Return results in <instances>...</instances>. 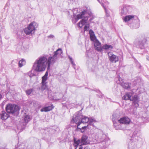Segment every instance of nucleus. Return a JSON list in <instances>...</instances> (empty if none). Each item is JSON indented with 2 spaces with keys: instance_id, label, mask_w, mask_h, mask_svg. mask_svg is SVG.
Returning <instances> with one entry per match:
<instances>
[{
  "instance_id": "2f4dec72",
  "label": "nucleus",
  "mask_w": 149,
  "mask_h": 149,
  "mask_svg": "<svg viewBox=\"0 0 149 149\" xmlns=\"http://www.w3.org/2000/svg\"><path fill=\"white\" fill-rule=\"evenodd\" d=\"M101 43L99 41L96 42L95 44V46L97 47L100 45Z\"/></svg>"
},
{
  "instance_id": "a19ab883",
  "label": "nucleus",
  "mask_w": 149,
  "mask_h": 149,
  "mask_svg": "<svg viewBox=\"0 0 149 149\" xmlns=\"http://www.w3.org/2000/svg\"><path fill=\"white\" fill-rule=\"evenodd\" d=\"M146 59L147 60L149 61V56H146Z\"/></svg>"
},
{
  "instance_id": "c9c22d12",
  "label": "nucleus",
  "mask_w": 149,
  "mask_h": 149,
  "mask_svg": "<svg viewBox=\"0 0 149 149\" xmlns=\"http://www.w3.org/2000/svg\"><path fill=\"white\" fill-rule=\"evenodd\" d=\"M88 27L87 26H85L84 28V31L88 30Z\"/></svg>"
},
{
  "instance_id": "de8ad7c7",
  "label": "nucleus",
  "mask_w": 149,
  "mask_h": 149,
  "mask_svg": "<svg viewBox=\"0 0 149 149\" xmlns=\"http://www.w3.org/2000/svg\"><path fill=\"white\" fill-rule=\"evenodd\" d=\"M90 31H92L93 32V31H92V30H90Z\"/></svg>"
},
{
  "instance_id": "58836bf2",
  "label": "nucleus",
  "mask_w": 149,
  "mask_h": 149,
  "mask_svg": "<svg viewBox=\"0 0 149 149\" xmlns=\"http://www.w3.org/2000/svg\"><path fill=\"white\" fill-rule=\"evenodd\" d=\"M1 26V23H0V32H1V29H2Z\"/></svg>"
},
{
  "instance_id": "c03bdc74",
  "label": "nucleus",
  "mask_w": 149,
  "mask_h": 149,
  "mask_svg": "<svg viewBox=\"0 0 149 149\" xmlns=\"http://www.w3.org/2000/svg\"><path fill=\"white\" fill-rule=\"evenodd\" d=\"M137 133V132H136V131H134V135L135 134H136Z\"/></svg>"
},
{
  "instance_id": "e433bc0d",
  "label": "nucleus",
  "mask_w": 149,
  "mask_h": 149,
  "mask_svg": "<svg viewBox=\"0 0 149 149\" xmlns=\"http://www.w3.org/2000/svg\"><path fill=\"white\" fill-rule=\"evenodd\" d=\"M48 37L49 38H54V36L53 35H50L48 36Z\"/></svg>"
},
{
  "instance_id": "1a4fd4ad",
  "label": "nucleus",
  "mask_w": 149,
  "mask_h": 149,
  "mask_svg": "<svg viewBox=\"0 0 149 149\" xmlns=\"http://www.w3.org/2000/svg\"><path fill=\"white\" fill-rule=\"evenodd\" d=\"M88 137L85 135H83L81 139V144L82 145H86L89 143Z\"/></svg>"
},
{
  "instance_id": "9d476101",
  "label": "nucleus",
  "mask_w": 149,
  "mask_h": 149,
  "mask_svg": "<svg viewBox=\"0 0 149 149\" xmlns=\"http://www.w3.org/2000/svg\"><path fill=\"white\" fill-rule=\"evenodd\" d=\"M9 115L5 111H3L0 113V118L2 120H6L9 117Z\"/></svg>"
},
{
  "instance_id": "f8f14e48",
  "label": "nucleus",
  "mask_w": 149,
  "mask_h": 149,
  "mask_svg": "<svg viewBox=\"0 0 149 149\" xmlns=\"http://www.w3.org/2000/svg\"><path fill=\"white\" fill-rule=\"evenodd\" d=\"M88 19V17H84L82 20L78 23V26L80 28H81L84 25Z\"/></svg>"
},
{
  "instance_id": "423d86ee",
  "label": "nucleus",
  "mask_w": 149,
  "mask_h": 149,
  "mask_svg": "<svg viewBox=\"0 0 149 149\" xmlns=\"http://www.w3.org/2000/svg\"><path fill=\"white\" fill-rule=\"evenodd\" d=\"M146 39L144 38L136 39L134 42V45L138 48L144 49L145 48V45L146 44Z\"/></svg>"
},
{
  "instance_id": "39448f33",
  "label": "nucleus",
  "mask_w": 149,
  "mask_h": 149,
  "mask_svg": "<svg viewBox=\"0 0 149 149\" xmlns=\"http://www.w3.org/2000/svg\"><path fill=\"white\" fill-rule=\"evenodd\" d=\"M38 25L35 22H31L28 26V27L24 29V32L26 35H31L34 33L35 30L37 26H36Z\"/></svg>"
},
{
  "instance_id": "f257e3e1",
  "label": "nucleus",
  "mask_w": 149,
  "mask_h": 149,
  "mask_svg": "<svg viewBox=\"0 0 149 149\" xmlns=\"http://www.w3.org/2000/svg\"><path fill=\"white\" fill-rule=\"evenodd\" d=\"M62 53V50L60 48L54 52L52 56L49 57L48 59L44 56L39 57L34 63L33 69L37 72L43 71L45 70L47 64V69L49 70L51 64L58 60Z\"/></svg>"
},
{
  "instance_id": "f3484780",
  "label": "nucleus",
  "mask_w": 149,
  "mask_h": 149,
  "mask_svg": "<svg viewBox=\"0 0 149 149\" xmlns=\"http://www.w3.org/2000/svg\"><path fill=\"white\" fill-rule=\"evenodd\" d=\"M131 84L130 83H124L121 84V85L124 88L128 90L130 89Z\"/></svg>"
},
{
  "instance_id": "4be33fe9",
  "label": "nucleus",
  "mask_w": 149,
  "mask_h": 149,
  "mask_svg": "<svg viewBox=\"0 0 149 149\" xmlns=\"http://www.w3.org/2000/svg\"><path fill=\"white\" fill-rule=\"evenodd\" d=\"M113 47L111 45H109L105 44L102 46V48L105 49H113Z\"/></svg>"
},
{
  "instance_id": "79ce46f5",
  "label": "nucleus",
  "mask_w": 149,
  "mask_h": 149,
  "mask_svg": "<svg viewBox=\"0 0 149 149\" xmlns=\"http://www.w3.org/2000/svg\"><path fill=\"white\" fill-rule=\"evenodd\" d=\"M79 149H82L83 148L81 146H80L79 147Z\"/></svg>"
},
{
  "instance_id": "3c124183",
  "label": "nucleus",
  "mask_w": 149,
  "mask_h": 149,
  "mask_svg": "<svg viewBox=\"0 0 149 149\" xmlns=\"http://www.w3.org/2000/svg\"><path fill=\"white\" fill-rule=\"evenodd\" d=\"M134 136H133V137H134V136H135V135H134Z\"/></svg>"
},
{
  "instance_id": "37998d69",
  "label": "nucleus",
  "mask_w": 149,
  "mask_h": 149,
  "mask_svg": "<svg viewBox=\"0 0 149 149\" xmlns=\"http://www.w3.org/2000/svg\"><path fill=\"white\" fill-rule=\"evenodd\" d=\"M2 98V95L1 94H0V100H1Z\"/></svg>"
},
{
  "instance_id": "f03ea898",
  "label": "nucleus",
  "mask_w": 149,
  "mask_h": 149,
  "mask_svg": "<svg viewBox=\"0 0 149 149\" xmlns=\"http://www.w3.org/2000/svg\"><path fill=\"white\" fill-rule=\"evenodd\" d=\"M95 140L97 143H101L103 146L107 147L108 146L107 141L108 138L102 131L100 130L97 133L95 136Z\"/></svg>"
},
{
  "instance_id": "aec40b11",
  "label": "nucleus",
  "mask_w": 149,
  "mask_h": 149,
  "mask_svg": "<svg viewBox=\"0 0 149 149\" xmlns=\"http://www.w3.org/2000/svg\"><path fill=\"white\" fill-rule=\"evenodd\" d=\"M134 17V16L132 15H129L126 16L123 18L124 21L126 22L130 21Z\"/></svg>"
},
{
  "instance_id": "8fccbe9b",
  "label": "nucleus",
  "mask_w": 149,
  "mask_h": 149,
  "mask_svg": "<svg viewBox=\"0 0 149 149\" xmlns=\"http://www.w3.org/2000/svg\"><path fill=\"white\" fill-rule=\"evenodd\" d=\"M98 0V1H99V2H100V1H99V0Z\"/></svg>"
},
{
  "instance_id": "7ed1b4c3",
  "label": "nucleus",
  "mask_w": 149,
  "mask_h": 149,
  "mask_svg": "<svg viewBox=\"0 0 149 149\" xmlns=\"http://www.w3.org/2000/svg\"><path fill=\"white\" fill-rule=\"evenodd\" d=\"M116 115H113L112 120L113 123V125L115 127L116 129H119L120 127H117V125L118 123H123L125 124H129L130 122V120L127 117H124L119 119L118 118H116Z\"/></svg>"
},
{
  "instance_id": "09e8293b",
  "label": "nucleus",
  "mask_w": 149,
  "mask_h": 149,
  "mask_svg": "<svg viewBox=\"0 0 149 149\" xmlns=\"http://www.w3.org/2000/svg\"><path fill=\"white\" fill-rule=\"evenodd\" d=\"M84 149H87V148H85Z\"/></svg>"
},
{
  "instance_id": "c85d7f7f",
  "label": "nucleus",
  "mask_w": 149,
  "mask_h": 149,
  "mask_svg": "<svg viewBox=\"0 0 149 149\" xmlns=\"http://www.w3.org/2000/svg\"><path fill=\"white\" fill-rule=\"evenodd\" d=\"M89 119V123L90 125H92L93 122L95 121V120L93 118L91 117Z\"/></svg>"
},
{
  "instance_id": "a18cd8bd",
  "label": "nucleus",
  "mask_w": 149,
  "mask_h": 149,
  "mask_svg": "<svg viewBox=\"0 0 149 149\" xmlns=\"http://www.w3.org/2000/svg\"><path fill=\"white\" fill-rule=\"evenodd\" d=\"M101 5L102 6H103V7H104V8L105 9V8L104 7V4L103 3H102V4H101Z\"/></svg>"
},
{
  "instance_id": "a211bd4d",
  "label": "nucleus",
  "mask_w": 149,
  "mask_h": 149,
  "mask_svg": "<svg viewBox=\"0 0 149 149\" xmlns=\"http://www.w3.org/2000/svg\"><path fill=\"white\" fill-rule=\"evenodd\" d=\"M136 146V143L135 142L131 140L129 143L128 147L129 149H133L135 148Z\"/></svg>"
},
{
  "instance_id": "72a5a7b5",
  "label": "nucleus",
  "mask_w": 149,
  "mask_h": 149,
  "mask_svg": "<svg viewBox=\"0 0 149 149\" xmlns=\"http://www.w3.org/2000/svg\"><path fill=\"white\" fill-rule=\"evenodd\" d=\"M105 12H106V15H107V17H109V13L108 11H107L106 8H105Z\"/></svg>"
},
{
  "instance_id": "cd10ccee",
  "label": "nucleus",
  "mask_w": 149,
  "mask_h": 149,
  "mask_svg": "<svg viewBox=\"0 0 149 149\" xmlns=\"http://www.w3.org/2000/svg\"><path fill=\"white\" fill-rule=\"evenodd\" d=\"M68 58L69 59L70 61L71 62V64L74 67L75 66V64L73 62L72 58L70 56H68Z\"/></svg>"
},
{
  "instance_id": "473e14b6",
  "label": "nucleus",
  "mask_w": 149,
  "mask_h": 149,
  "mask_svg": "<svg viewBox=\"0 0 149 149\" xmlns=\"http://www.w3.org/2000/svg\"><path fill=\"white\" fill-rule=\"evenodd\" d=\"M90 38L91 40L92 41H94L95 39V37L94 35H93V36H91V35Z\"/></svg>"
},
{
  "instance_id": "4c0bfd02",
  "label": "nucleus",
  "mask_w": 149,
  "mask_h": 149,
  "mask_svg": "<svg viewBox=\"0 0 149 149\" xmlns=\"http://www.w3.org/2000/svg\"><path fill=\"white\" fill-rule=\"evenodd\" d=\"M30 73H29L28 74V75L30 76V77H32L34 75L33 74H30Z\"/></svg>"
},
{
  "instance_id": "f704fd0d",
  "label": "nucleus",
  "mask_w": 149,
  "mask_h": 149,
  "mask_svg": "<svg viewBox=\"0 0 149 149\" xmlns=\"http://www.w3.org/2000/svg\"><path fill=\"white\" fill-rule=\"evenodd\" d=\"M81 123H77V130H78L79 129L80 130H81V128H79V126L81 124Z\"/></svg>"
},
{
  "instance_id": "5701e85b",
  "label": "nucleus",
  "mask_w": 149,
  "mask_h": 149,
  "mask_svg": "<svg viewBox=\"0 0 149 149\" xmlns=\"http://www.w3.org/2000/svg\"><path fill=\"white\" fill-rule=\"evenodd\" d=\"M48 74V72L47 71L46 72L45 75L42 77V82L43 83H44V82H46V81L47 80V79Z\"/></svg>"
},
{
  "instance_id": "412c9836",
  "label": "nucleus",
  "mask_w": 149,
  "mask_h": 149,
  "mask_svg": "<svg viewBox=\"0 0 149 149\" xmlns=\"http://www.w3.org/2000/svg\"><path fill=\"white\" fill-rule=\"evenodd\" d=\"M89 118L85 116L84 117L83 116L81 118V123H88L89 122Z\"/></svg>"
},
{
  "instance_id": "ddd939ff",
  "label": "nucleus",
  "mask_w": 149,
  "mask_h": 149,
  "mask_svg": "<svg viewBox=\"0 0 149 149\" xmlns=\"http://www.w3.org/2000/svg\"><path fill=\"white\" fill-rule=\"evenodd\" d=\"M132 101H133L134 103L135 107H137L139 106L138 102L139 101V99L137 95H134V97L131 98Z\"/></svg>"
},
{
  "instance_id": "2eb2a0df",
  "label": "nucleus",
  "mask_w": 149,
  "mask_h": 149,
  "mask_svg": "<svg viewBox=\"0 0 149 149\" xmlns=\"http://www.w3.org/2000/svg\"><path fill=\"white\" fill-rule=\"evenodd\" d=\"M132 95V93H127L122 97V99L125 100H130L132 101V99L131 98Z\"/></svg>"
},
{
  "instance_id": "6e6552de",
  "label": "nucleus",
  "mask_w": 149,
  "mask_h": 149,
  "mask_svg": "<svg viewBox=\"0 0 149 149\" xmlns=\"http://www.w3.org/2000/svg\"><path fill=\"white\" fill-rule=\"evenodd\" d=\"M108 58L109 60L112 63H116L118 61V56L112 54L111 52L108 53Z\"/></svg>"
},
{
  "instance_id": "9b49d317",
  "label": "nucleus",
  "mask_w": 149,
  "mask_h": 149,
  "mask_svg": "<svg viewBox=\"0 0 149 149\" xmlns=\"http://www.w3.org/2000/svg\"><path fill=\"white\" fill-rule=\"evenodd\" d=\"M129 7L123 6L121 8V14L122 15L127 14L128 11Z\"/></svg>"
},
{
  "instance_id": "bb28decb",
  "label": "nucleus",
  "mask_w": 149,
  "mask_h": 149,
  "mask_svg": "<svg viewBox=\"0 0 149 149\" xmlns=\"http://www.w3.org/2000/svg\"><path fill=\"white\" fill-rule=\"evenodd\" d=\"M33 89L32 88L30 89L26 90V94L28 95H30L31 93L33 91Z\"/></svg>"
},
{
  "instance_id": "b1692460",
  "label": "nucleus",
  "mask_w": 149,
  "mask_h": 149,
  "mask_svg": "<svg viewBox=\"0 0 149 149\" xmlns=\"http://www.w3.org/2000/svg\"><path fill=\"white\" fill-rule=\"evenodd\" d=\"M25 63L26 61L24 59H22L19 62V67H21L25 64Z\"/></svg>"
},
{
  "instance_id": "ea45409f",
  "label": "nucleus",
  "mask_w": 149,
  "mask_h": 149,
  "mask_svg": "<svg viewBox=\"0 0 149 149\" xmlns=\"http://www.w3.org/2000/svg\"><path fill=\"white\" fill-rule=\"evenodd\" d=\"M134 84H135V86L136 85V84H137V82L136 81V80H135V81H134Z\"/></svg>"
},
{
  "instance_id": "7c9ffc66",
  "label": "nucleus",
  "mask_w": 149,
  "mask_h": 149,
  "mask_svg": "<svg viewBox=\"0 0 149 149\" xmlns=\"http://www.w3.org/2000/svg\"><path fill=\"white\" fill-rule=\"evenodd\" d=\"M96 49L99 51H101L102 50V48L100 47V45L95 47Z\"/></svg>"
},
{
  "instance_id": "49530a36",
  "label": "nucleus",
  "mask_w": 149,
  "mask_h": 149,
  "mask_svg": "<svg viewBox=\"0 0 149 149\" xmlns=\"http://www.w3.org/2000/svg\"><path fill=\"white\" fill-rule=\"evenodd\" d=\"M93 18H90L89 19V20L91 21V20H92V19H93Z\"/></svg>"
},
{
  "instance_id": "4468645a",
  "label": "nucleus",
  "mask_w": 149,
  "mask_h": 149,
  "mask_svg": "<svg viewBox=\"0 0 149 149\" xmlns=\"http://www.w3.org/2000/svg\"><path fill=\"white\" fill-rule=\"evenodd\" d=\"M30 120L31 119L29 116L28 115H26L25 117L24 118V120L25 122V123H24L23 124V127H22L21 128L22 129V131L24 129L26 125V123H27L29 121H30Z\"/></svg>"
},
{
  "instance_id": "0eeeda50",
  "label": "nucleus",
  "mask_w": 149,
  "mask_h": 149,
  "mask_svg": "<svg viewBox=\"0 0 149 149\" xmlns=\"http://www.w3.org/2000/svg\"><path fill=\"white\" fill-rule=\"evenodd\" d=\"M81 111H79L75 114L73 116L72 122L76 123H81V118L83 117L82 115L81 114Z\"/></svg>"
},
{
  "instance_id": "20e7f679",
  "label": "nucleus",
  "mask_w": 149,
  "mask_h": 149,
  "mask_svg": "<svg viewBox=\"0 0 149 149\" xmlns=\"http://www.w3.org/2000/svg\"><path fill=\"white\" fill-rule=\"evenodd\" d=\"M6 110L8 113L14 115L15 113L19 111V109L18 107L16 105L8 104L6 106Z\"/></svg>"
},
{
  "instance_id": "393cba45",
  "label": "nucleus",
  "mask_w": 149,
  "mask_h": 149,
  "mask_svg": "<svg viewBox=\"0 0 149 149\" xmlns=\"http://www.w3.org/2000/svg\"><path fill=\"white\" fill-rule=\"evenodd\" d=\"M74 145L75 146H77L79 144L81 143V141L79 139L76 140V138H74Z\"/></svg>"
},
{
  "instance_id": "a878e982",
  "label": "nucleus",
  "mask_w": 149,
  "mask_h": 149,
  "mask_svg": "<svg viewBox=\"0 0 149 149\" xmlns=\"http://www.w3.org/2000/svg\"><path fill=\"white\" fill-rule=\"evenodd\" d=\"M42 86H41V89L43 90L47 88V86L46 85V82H44V83H43L42 82Z\"/></svg>"
},
{
  "instance_id": "6ab92c4d",
  "label": "nucleus",
  "mask_w": 149,
  "mask_h": 149,
  "mask_svg": "<svg viewBox=\"0 0 149 149\" xmlns=\"http://www.w3.org/2000/svg\"><path fill=\"white\" fill-rule=\"evenodd\" d=\"M86 10H84L81 13L78 15L77 16V20H78L80 18H83L84 17L83 16L86 14Z\"/></svg>"
},
{
  "instance_id": "c756f323",
  "label": "nucleus",
  "mask_w": 149,
  "mask_h": 149,
  "mask_svg": "<svg viewBox=\"0 0 149 149\" xmlns=\"http://www.w3.org/2000/svg\"><path fill=\"white\" fill-rule=\"evenodd\" d=\"M88 125H87V126H84V127H82L81 128V132H83L84 130L86 129Z\"/></svg>"
},
{
  "instance_id": "dca6fc26",
  "label": "nucleus",
  "mask_w": 149,
  "mask_h": 149,
  "mask_svg": "<svg viewBox=\"0 0 149 149\" xmlns=\"http://www.w3.org/2000/svg\"><path fill=\"white\" fill-rule=\"evenodd\" d=\"M53 108L54 107L52 105L49 106L48 107H46L40 110V111L41 112H47L49 111L52 110Z\"/></svg>"
}]
</instances>
